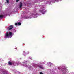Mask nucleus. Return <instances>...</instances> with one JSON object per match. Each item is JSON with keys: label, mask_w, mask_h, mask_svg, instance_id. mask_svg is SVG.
Masks as SVG:
<instances>
[{"label": "nucleus", "mask_w": 74, "mask_h": 74, "mask_svg": "<svg viewBox=\"0 0 74 74\" xmlns=\"http://www.w3.org/2000/svg\"><path fill=\"white\" fill-rule=\"evenodd\" d=\"M5 36L6 38H11L12 36V33L10 31L8 33V32H6Z\"/></svg>", "instance_id": "1"}, {"label": "nucleus", "mask_w": 74, "mask_h": 74, "mask_svg": "<svg viewBox=\"0 0 74 74\" xmlns=\"http://www.w3.org/2000/svg\"><path fill=\"white\" fill-rule=\"evenodd\" d=\"M12 28H13V27L12 25H11L8 27L7 29L8 30H11L12 29Z\"/></svg>", "instance_id": "2"}, {"label": "nucleus", "mask_w": 74, "mask_h": 74, "mask_svg": "<svg viewBox=\"0 0 74 74\" xmlns=\"http://www.w3.org/2000/svg\"><path fill=\"white\" fill-rule=\"evenodd\" d=\"M39 12L42 13V14H44L45 13V10H39Z\"/></svg>", "instance_id": "3"}, {"label": "nucleus", "mask_w": 74, "mask_h": 74, "mask_svg": "<svg viewBox=\"0 0 74 74\" xmlns=\"http://www.w3.org/2000/svg\"><path fill=\"white\" fill-rule=\"evenodd\" d=\"M22 7V2H21L20 3V8H21Z\"/></svg>", "instance_id": "4"}, {"label": "nucleus", "mask_w": 74, "mask_h": 74, "mask_svg": "<svg viewBox=\"0 0 74 74\" xmlns=\"http://www.w3.org/2000/svg\"><path fill=\"white\" fill-rule=\"evenodd\" d=\"M8 63L9 65H12V63L10 61H9Z\"/></svg>", "instance_id": "5"}, {"label": "nucleus", "mask_w": 74, "mask_h": 74, "mask_svg": "<svg viewBox=\"0 0 74 74\" xmlns=\"http://www.w3.org/2000/svg\"><path fill=\"white\" fill-rule=\"evenodd\" d=\"M4 17V15H0V18H3Z\"/></svg>", "instance_id": "6"}, {"label": "nucleus", "mask_w": 74, "mask_h": 74, "mask_svg": "<svg viewBox=\"0 0 74 74\" xmlns=\"http://www.w3.org/2000/svg\"><path fill=\"white\" fill-rule=\"evenodd\" d=\"M28 67L29 69H32V67L30 66H29Z\"/></svg>", "instance_id": "7"}, {"label": "nucleus", "mask_w": 74, "mask_h": 74, "mask_svg": "<svg viewBox=\"0 0 74 74\" xmlns=\"http://www.w3.org/2000/svg\"><path fill=\"white\" fill-rule=\"evenodd\" d=\"M40 69H44V68L42 67V66H39Z\"/></svg>", "instance_id": "8"}, {"label": "nucleus", "mask_w": 74, "mask_h": 74, "mask_svg": "<svg viewBox=\"0 0 74 74\" xmlns=\"http://www.w3.org/2000/svg\"><path fill=\"white\" fill-rule=\"evenodd\" d=\"M18 25L19 26H20L21 25V23L20 22H19L18 23Z\"/></svg>", "instance_id": "9"}, {"label": "nucleus", "mask_w": 74, "mask_h": 74, "mask_svg": "<svg viewBox=\"0 0 74 74\" xmlns=\"http://www.w3.org/2000/svg\"><path fill=\"white\" fill-rule=\"evenodd\" d=\"M7 3H9V0H7Z\"/></svg>", "instance_id": "10"}, {"label": "nucleus", "mask_w": 74, "mask_h": 74, "mask_svg": "<svg viewBox=\"0 0 74 74\" xmlns=\"http://www.w3.org/2000/svg\"><path fill=\"white\" fill-rule=\"evenodd\" d=\"M15 25H16V26L18 25V23H16L15 24Z\"/></svg>", "instance_id": "11"}, {"label": "nucleus", "mask_w": 74, "mask_h": 74, "mask_svg": "<svg viewBox=\"0 0 74 74\" xmlns=\"http://www.w3.org/2000/svg\"><path fill=\"white\" fill-rule=\"evenodd\" d=\"M19 1V0H16V2H18V1Z\"/></svg>", "instance_id": "12"}, {"label": "nucleus", "mask_w": 74, "mask_h": 74, "mask_svg": "<svg viewBox=\"0 0 74 74\" xmlns=\"http://www.w3.org/2000/svg\"><path fill=\"white\" fill-rule=\"evenodd\" d=\"M28 18H27V17H26V19H28Z\"/></svg>", "instance_id": "13"}]
</instances>
